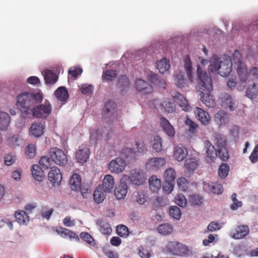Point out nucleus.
<instances>
[{
  "mask_svg": "<svg viewBox=\"0 0 258 258\" xmlns=\"http://www.w3.org/2000/svg\"><path fill=\"white\" fill-rule=\"evenodd\" d=\"M197 73L198 76L197 89L200 92V99L207 107H214L215 102L210 94L213 90L212 79L208 76L206 71L202 70L199 66H198Z\"/></svg>",
  "mask_w": 258,
  "mask_h": 258,
  "instance_id": "obj_1",
  "label": "nucleus"
},
{
  "mask_svg": "<svg viewBox=\"0 0 258 258\" xmlns=\"http://www.w3.org/2000/svg\"><path fill=\"white\" fill-rule=\"evenodd\" d=\"M43 96L41 92L33 93L31 91H23L16 96V103L17 108L24 117L31 114L33 107L41 103Z\"/></svg>",
  "mask_w": 258,
  "mask_h": 258,
  "instance_id": "obj_2",
  "label": "nucleus"
},
{
  "mask_svg": "<svg viewBox=\"0 0 258 258\" xmlns=\"http://www.w3.org/2000/svg\"><path fill=\"white\" fill-rule=\"evenodd\" d=\"M233 61L237 64V73L240 81L243 85L238 86V89L240 91L243 90L246 84L247 80L249 76V73L246 66L244 63L241 57V54L238 50H235L233 54Z\"/></svg>",
  "mask_w": 258,
  "mask_h": 258,
  "instance_id": "obj_3",
  "label": "nucleus"
},
{
  "mask_svg": "<svg viewBox=\"0 0 258 258\" xmlns=\"http://www.w3.org/2000/svg\"><path fill=\"white\" fill-rule=\"evenodd\" d=\"M146 173L141 169H135L131 171L130 175H123L122 181H130L132 183L136 185L143 184L146 179Z\"/></svg>",
  "mask_w": 258,
  "mask_h": 258,
  "instance_id": "obj_4",
  "label": "nucleus"
},
{
  "mask_svg": "<svg viewBox=\"0 0 258 258\" xmlns=\"http://www.w3.org/2000/svg\"><path fill=\"white\" fill-rule=\"evenodd\" d=\"M52 107L50 103L45 100L43 104L35 105L31 110L32 115L37 118L45 119L51 113Z\"/></svg>",
  "mask_w": 258,
  "mask_h": 258,
  "instance_id": "obj_5",
  "label": "nucleus"
},
{
  "mask_svg": "<svg viewBox=\"0 0 258 258\" xmlns=\"http://www.w3.org/2000/svg\"><path fill=\"white\" fill-rule=\"evenodd\" d=\"M166 249L170 254L176 256H182L188 252V248L186 245L176 241L168 242Z\"/></svg>",
  "mask_w": 258,
  "mask_h": 258,
  "instance_id": "obj_6",
  "label": "nucleus"
},
{
  "mask_svg": "<svg viewBox=\"0 0 258 258\" xmlns=\"http://www.w3.org/2000/svg\"><path fill=\"white\" fill-rule=\"evenodd\" d=\"M49 155L51 160L57 165L64 166L68 162L67 157L64 152L56 147L51 148Z\"/></svg>",
  "mask_w": 258,
  "mask_h": 258,
  "instance_id": "obj_7",
  "label": "nucleus"
},
{
  "mask_svg": "<svg viewBox=\"0 0 258 258\" xmlns=\"http://www.w3.org/2000/svg\"><path fill=\"white\" fill-rule=\"evenodd\" d=\"M147 151V148L143 141L136 142L135 148H125L122 150V153L127 156H139L145 154Z\"/></svg>",
  "mask_w": 258,
  "mask_h": 258,
  "instance_id": "obj_8",
  "label": "nucleus"
},
{
  "mask_svg": "<svg viewBox=\"0 0 258 258\" xmlns=\"http://www.w3.org/2000/svg\"><path fill=\"white\" fill-rule=\"evenodd\" d=\"M175 172L172 168H169L166 170L164 173L165 183L164 184L163 188L164 190L170 192L173 189V183L175 179Z\"/></svg>",
  "mask_w": 258,
  "mask_h": 258,
  "instance_id": "obj_9",
  "label": "nucleus"
},
{
  "mask_svg": "<svg viewBox=\"0 0 258 258\" xmlns=\"http://www.w3.org/2000/svg\"><path fill=\"white\" fill-rule=\"evenodd\" d=\"M166 161L165 159L161 157L151 158L148 160L145 164L146 168L150 170L156 171L165 165Z\"/></svg>",
  "mask_w": 258,
  "mask_h": 258,
  "instance_id": "obj_10",
  "label": "nucleus"
},
{
  "mask_svg": "<svg viewBox=\"0 0 258 258\" xmlns=\"http://www.w3.org/2000/svg\"><path fill=\"white\" fill-rule=\"evenodd\" d=\"M126 166L125 161L120 158H116L111 160L108 164V169L111 172L119 173L122 172Z\"/></svg>",
  "mask_w": 258,
  "mask_h": 258,
  "instance_id": "obj_11",
  "label": "nucleus"
},
{
  "mask_svg": "<svg viewBox=\"0 0 258 258\" xmlns=\"http://www.w3.org/2000/svg\"><path fill=\"white\" fill-rule=\"evenodd\" d=\"M232 70V61L231 59H225L219 62V74L223 77L228 76Z\"/></svg>",
  "mask_w": 258,
  "mask_h": 258,
  "instance_id": "obj_12",
  "label": "nucleus"
},
{
  "mask_svg": "<svg viewBox=\"0 0 258 258\" xmlns=\"http://www.w3.org/2000/svg\"><path fill=\"white\" fill-rule=\"evenodd\" d=\"M48 179L53 186L59 185L62 179V174L56 167L51 168L48 174Z\"/></svg>",
  "mask_w": 258,
  "mask_h": 258,
  "instance_id": "obj_13",
  "label": "nucleus"
},
{
  "mask_svg": "<svg viewBox=\"0 0 258 258\" xmlns=\"http://www.w3.org/2000/svg\"><path fill=\"white\" fill-rule=\"evenodd\" d=\"M249 228L246 225L238 226L230 232V236L234 239H241L249 233Z\"/></svg>",
  "mask_w": 258,
  "mask_h": 258,
  "instance_id": "obj_14",
  "label": "nucleus"
},
{
  "mask_svg": "<svg viewBox=\"0 0 258 258\" xmlns=\"http://www.w3.org/2000/svg\"><path fill=\"white\" fill-rule=\"evenodd\" d=\"M135 87L139 92H143L145 94L151 93L153 91L152 86L143 79H137L135 83Z\"/></svg>",
  "mask_w": 258,
  "mask_h": 258,
  "instance_id": "obj_15",
  "label": "nucleus"
},
{
  "mask_svg": "<svg viewBox=\"0 0 258 258\" xmlns=\"http://www.w3.org/2000/svg\"><path fill=\"white\" fill-rule=\"evenodd\" d=\"M126 182V181H122V177L119 184L115 189L114 195L118 200L123 199L127 194L128 186Z\"/></svg>",
  "mask_w": 258,
  "mask_h": 258,
  "instance_id": "obj_16",
  "label": "nucleus"
},
{
  "mask_svg": "<svg viewBox=\"0 0 258 258\" xmlns=\"http://www.w3.org/2000/svg\"><path fill=\"white\" fill-rule=\"evenodd\" d=\"M160 126L163 131L170 137H173L175 135V130L173 126L165 117L160 118Z\"/></svg>",
  "mask_w": 258,
  "mask_h": 258,
  "instance_id": "obj_17",
  "label": "nucleus"
},
{
  "mask_svg": "<svg viewBox=\"0 0 258 258\" xmlns=\"http://www.w3.org/2000/svg\"><path fill=\"white\" fill-rule=\"evenodd\" d=\"M195 113L197 118L202 124L206 125L209 124L210 121V117L209 114L207 112L201 108L196 107L195 110Z\"/></svg>",
  "mask_w": 258,
  "mask_h": 258,
  "instance_id": "obj_18",
  "label": "nucleus"
},
{
  "mask_svg": "<svg viewBox=\"0 0 258 258\" xmlns=\"http://www.w3.org/2000/svg\"><path fill=\"white\" fill-rule=\"evenodd\" d=\"M187 154V150L182 145H179L174 148L173 157L175 160L181 161L186 157Z\"/></svg>",
  "mask_w": 258,
  "mask_h": 258,
  "instance_id": "obj_19",
  "label": "nucleus"
},
{
  "mask_svg": "<svg viewBox=\"0 0 258 258\" xmlns=\"http://www.w3.org/2000/svg\"><path fill=\"white\" fill-rule=\"evenodd\" d=\"M174 82L176 86L179 88L187 86V81L184 77V74L180 71H177L174 75Z\"/></svg>",
  "mask_w": 258,
  "mask_h": 258,
  "instance_id": "obj_20",
  "label": "nucleus"
},
{
  "mask_svg": "<svg viewBox=\"0 0 258 258\" xmlns=\"http://www.w3.org/2000/svg\"><path fill=\"white\" fill-rule=\"evenodd\" d=\"M205 145L207 160L208 162L213 161L217 157V151L210 142H205Z\"/></svg>",
  "mask_w": 258,
  "mask_h": 258,
  "instance_id": "obj_21",
  "label": "nucleus"
},
{
  "mask_svg": "<svg viewBox=\"0 0 258 258\" xmlns=\"http://www.w3.org/2000/svg\"><path fill=\"white\" fill-rule=\"evenodd\" d=\"M90 155V151L88 148L83 147L80 149L76 154V158L78 162L84 163L88 159Z\"/></svg>",
  "mask_w": 258,
  "mask_h": 258,
  "instance_id": "obj_22",
  "label": "nucleus"
},
{
  "mask_svg": "<svg viewBox=\"0 0 258 258\" xmlns=\"http://www.w3.org/2000/svg\"><path fill=\"white\" fill-rule=\"evenodd\" d=\"M114 185V178L113 176L110 174L105 176L103 180L102 185V189L105 192H110L113 188Z\"/></svg>",
  "mask_w": 258,
  "mask_h": 258,
  "instance_id": "obj_23",
  "label": "nucleus"
},
{
  "mask_svg": "<svg viewBox=\"0 0 258 258\" xmlns=\"http://www.w3.org/2000/svg\"><path fill=\"white\" fill-rule=\"evenodd\" d=\"M44 126L41 122L33 123L30 128V134L36 138L41 136L44 133Z\"/></svg>",
  "mask_w": 258,
  "mask_h": 258,
  "instance_id": "obj_24",
  "label": "nucleus"
},
{
  "mask_svg": "<svg viewBox=\"0 0 258 258\" xmlns=\"http://www.w3.org/2000/svg\"><path fill=\"white\" fill-rule=\"evenodd\" d=\"M116 105L114 101L108 100L105 104L103 110L104 115L108 117V116L114 115L116 113Z\"/></svg>",
  "mask_w": 258,
  "mask_h": 258,
  "instance_id": "obj_25",
  "label": "nucleus"
},
{
  "mask_svg": "<svg viewBox=\"0 0 258 258\" xmlns=\"http://www.w3.org/2000/svg\"><path fill=\"white\" fill-rule=\"evenodd\" d=\"M56 232L63 238H69L70 240L73 239L79 240V237L75 233L66 228H60L57 229Z\"/></svg>",
  "mask_w": 258,
  "mask_h": 258,
  "instance_id": "obj_26",
  "label": "nucleus"
},
{
  "mask_svg": "<svg viewBox=\"0 0 258 258\" xmlns=\"http://www.w3.org/2000/svg\"><path fill=\"white\" fill-rule=\"evenodd\" d=\"M150 189L153 192H157L160 189L161 181L156 176L153 175L149 179Z\"/></svg>",
  "mask_w": 258,
  "mask_h": 258,
  "instance_id": "obj_27",
  "label": "nucleus"
},
{
  "mask_svg": "<svg viewBox=\"0 0 258 258\" xmlns=\"http://www.w3.org/2000/svg\"><path fill=\"white\" fill-rule=\"evenodd\" d=\"M107 192H105L103 189H102V187H101V185H98L93 194V198L94 201L98 204L102 203L105 198V193Z\"/></svg>",
  "mask_w": 258,
  "mask_h": 258,
  "instance_id": "obj_28",
  "label": "nucleus"
},
{
  "mask_svg": "<svg viewBox=\"0 0 258 258\" xmlns=\"http://www.w3.org/2000/svg\"><path fill=\"white\" fill-rule=\"evenodd\" d=\"M31 171L32 175L35 180L38 181L42 180L44 176L43 171L39 165L37 164L33 165L31 169Z\"/></svg>",
  "mask_w": 258,
  "mask_h": 258,
  "instance_id": "obj_29",
  "label": "nucleus"
},
{
  "mask_svg": "<svg viewBox=\"0 0 258 258\" xmlns=\"http://www.w3.org/2000/svg\"><path fill=\"white\" fill-rule=\"evenodd\" d=\"M15 217L16 221L20 224H27L29 221V216L24 211H17L15 212Z\"/></svg>",
  "mask_w": 258,
  "mask_h": 258,
  "instance_id": "obj_30",
  "label": "nucleus"
},
{
  "mask_svg": "<svg viewBox=\"0 0 258 258\" xmlns=\"http://www.w3.org/2000/svg\"><path fill=\"white\" fill-rule=\"evenodd\" d=\"M55 96L58 100L65 101L68 99L69 93L66 87H59L55 91Z\"/></svg>",
  "mask_w": 258,
  "mask_h": 258,
  "instance_id": "obj_31",
  "label": "nucleus"
},
{
  "mask_svg": "<svg viewBox=\"0 0 258 258\" xmlns=\"http://www.w3.org/2000/svg\"><path fill=\"white\" fill-rule=\"evenodd\" d=\"M10 122V117L8 113L0 112V130H5Z\"/></svg>",
  "mask_w": 258,
  "mask_h": 258,
  "instance_id": "obj_32",
  "label": "nucleus"
},
{
  "mask_svg": "<svg viewBox=\"0 0 258 258\" xmlns=\"http://www.w3.org/2000/svg\"><path fill=\"white\" fill-rule=\"evenodd\" d=\"M157 68L161 74L167 72L170 68L169 61L163 58L157 63Z\"/></svg>",
  "mask_w": 258,
  "mask_h": 258,
  "instance_id": "obj_33",
  "label": "nucleus"
},
{
  "mask_svg": "<svg viewBox=\"0 0 258 258\" xmlns=\"http://www.w3.org/2000/svg\"><path fill=\"white\" fill-rule=\"evenodd\" d=\"M70 184L73 190H77L81 184V176L79 174H74L70 180Z\"/></svg>",
  "mask_w": 258,
  "mask_h": 258,
  "instance_id": "obj_34",
  "label": "nucleus"
},
{
  "mask_svg": "<svg viewBox=\"0 0 258 258\" xmlns=\"http://www.w3.org/2000/svg\"><path fill=\"white\" fill-rule=\"evenodd\" d=\"M198 162L195 158L187 159L185 161L184 167L186 169L185 171L194 172L197 168Z\"/></svg>",
  "mask_w": 258,
  "mask_h": 258,
  "instance_id": "obj_35",
  "label": "nucleus"
},
{
  "mask_svg": "<svg viewBox=\"0 0 258 258\" xmlns=\"http://www.w3.org/2000/svg\"><path fill=\"white\" fill-rule=\"evenodd\" d=\"M161 110H164L168 113H171L175 110V105L174 103L171 102L168 100H164L160 104Z\"/></svg>",
  "mask_w": 258,
  "mask_h": 258,
  "instance_id": "obj_36",
  "label": "nucleus"
},
{
  "mask_svg": "<svg viewBox=\"0 0 258 258\" xmlns=\"http://www.w3.org/2000/svg\"><path fill=\"white\" fill-rule=\"evenodd\" d=\"M44 78L46 84H53L56 82L57 76L51 71L47 70L45 72Z\"/></svg>",
  "mask_w": 258,
  "mask_h": 258,
  "instance_id": "obj_37",
  "label": "nucleus"
},
{
  "mask_svg": "<svg viewBox=\"0 0 258 258\" xmlns=\"http://www.w3.org/2000/svg\"><path fill=\"white\" fill-rule=\"evenodd\" d=\"M184 67L188 79L192 81V64L189 55H186L184 60Z\"/></svg>",
  "mask_w": 258,
  "mask_h": 258,
  "instance_id": "obj_38",
  "label": "nucleus"
},
{
  "mask_svg": "<svg viewBox=\"0 0 258 258\" xmlns=\"http://www.w3.org/2000/svg\"><path fill=\"white\" fill-rule=\"evenodd\" d=\"M220 146H221V148L217 149V156H218L223 161H226L229 158V155L223 141L220 143Z\"/></svg>",
  "mask_w": 258,
  "mask_h": 258,
  "instance_id": "obj_39",
  "label": "nucleus"
},
{
  "mask_svg": "<svg viewBox=\"0 0 258 258\" xmlns=\"http://www.w3.org/2000/svg\"><path fill=\"white\" fill-rule=\"evenodd\" d=\"M258 94V87L255 84L249 85L246 90V95L251 99H255Z\"/></svg>",
  "mask_w": 258,
  "mask_h": 258,
  "instance_id": "obj_40",
  "label": "nucleus"
},
{
  "mask_svg": "<svg viewBox=\"0 0 258 258\" xmlns=\"http://www.w3.org/2000/svg\"><path fill=\"white\" fill-rule=\"evenodd\" d=\"M99 231L104 235H110L112 232V229L110 224L105 221H100L99 222Z\"/></svg>",
  "mask_w": 258,
  "mask_h": 258,
  "instance_id": "obj_41",
  "label": "nucleus"
},
{
  "mask_svg": "<svg viewBox=\"0 0 258 258\" xmlns=\"http://www.w3.org/2000/svg\"><path fill=\"white\" fill-rule=\"evenodd\" d=\"M153 138V140H152V148L156 152H159L162 150V140L159 136H155Z\"/></svg>",
  "mask_w": 258,
  "mask_h": 258,
  "instance_id": "obj_42",
  "label": "nucleus"
},
{
  "mask_svg": "<svg viewBox=\"0 0 258 258\" xmlns=\"http://www.w3.org/2000/svg\"><path fill=\"white\" fill-rule=\"evenodd\" d=\"M117 86L120 89L121 91L126 90L130 87L129 81L127 78L125 76H121L118 81Z\"/></svg>",
  "mask_w": 258,
  "mask_h": 258,
  "instance_id": "obj_43",
  "label": "nucleus"
},
{
  "mask_svg": "<svg viewBox=\"0 0 258 258\" xmlns=\"http://www.w3.org/2000/svg\"><path fill=\"white\" fill-rule=\"evenodd\" d=\"M157 230L160 234L166 235L172 233V227L169 224H163L158 227Z\"/></svg>",
  "mask_w": 258,
  "mask_h": 258,
  "instance_id": "obj_44",
  "label": "nucleus"
},
{
  "mask_svg": "<svg viewBox=\"0 0 258 258\" xmlns=\"http://www.w3.org/2000/svg\"><path fill=\"white\" fill-rule=\"evenodd\" d=\"M229 171V166L226 163H222L220 165L218 170V174L222 178H225Z\"/></svg>",
  "mask_w": 258,
  "mask_h": 258,
  "instance_id": "obj_45",
  "label": "nucleus"
},
{
  "mask_svg": "<svg viewBox=\"0 0 258 258\" xmlns=\"http://www.w3.org/2000/svg\"><path fill=\"white\" fill-rule=\"evenodd\" d=\"M116 233L121 237L127 236L129 234L128 228L124 225H119L116 227Z\"/></svg>",
  "mask_w": 258,
  "mask_h": 258,
  "instance_id": "obj_46",
  "label": "nucleus"
},
{
  "mask_svg": "<svg viewBox=\"0 0 258 258\" xmlns=\"http://www.w3.org/2000/svg\"><path fill=\"white\" fill-rule=\"evenodd\" d=\"M210 190L214 194L219 195L223 192V187L221 184L212 183L209 185Z\"/></svg>",
  "mask_w": 258,
  "mask_h": 258,
  "instance_id": "obj_47",
  "label": "nucleus"
},
{
  "mask_svg": "<svg viewBox=\"0 0 258 258\" xmlns=\"http://www.w3.org/2000/svg\"><path fill=\"white\" fill-rule=\"evenodd\" d=\"M80 237L91 246H94V239L89 233L85 232H82L80 234Z\"/></svg>",
  "mask_w": 258,
  "mask_h": 258,
  "instance_id": "obj_48",
  "label": "nucleus"
},
{
  "mask_svg": "<svg viewBox=\"0 0 258 258\" xmlns=\"http://www.w3.org/2000/svg\"><path fill=\"white\" fill-rule=\"evenodd\" d=\"M102 77L106 81H112L116 77V72L113 70H107L103 73Z\"/></svg>",
  "mask_w": 258,
  "mask_h": 258,
  "instance_id": "obj_49",
  "label": "nucleus"
},
{
  "mask_svg": "<svg viewBox=\"0 0 258 258\" xmlns=\"http://www.w3.org/2000/svg\"><path fill=\"white\" fill-rule=\"evenodd\" d=\"M175 203L181 207H184L187 203L186 199L183 194H179L175 197Z\"/></svg>",
  "mask_w": 258,
  "mask_h": 258,
  "instance_id": "obj_50",
  "label": "nucleus"
},
{
  "mask_svg": "<svg viewBox=\"0 0 258 258\" xmlns=\"http://www.w3.org/2000/svg\"><path fill=\"white\" fill-rule=\"evenodd\" d=\"M170 215L173 218L179 219L181 216V212L179 208L176 206H172L169 210Z\"/></svg>",
  "mask_w": 258,
  "mask_h": 258,
  "instance_id": "obj_51",
  "label": "nucleus"
},
{
  "mask_svg": "<svg viewBox=\"0 0 258 258\" xmlns=\"http://www.w3.org/2000/svg\"><path fill=\"white\" fill-rule=\"evenodd\" d=\"M35 146L33 144H29L25 151L26 155L29 158H33L35 155Z\"/></svg>",
  "mask_w": 258,
  "mask_h": 258,
  "instance_id": "obj_52",
  "label": "nucleus"
},
{
  "mask_svg": "<svg viewBox=\"0 0 258 258\" xmlns=\"http://www.w3.org/2000/svg\"><path fill=\"white\" fill-rule=\"evenodd\" d=\"M236 194H233L231 196L233 204L231 205L230 208L232 210H235L242 206V203L239 201L236 198Z\"/></svg>",
  "mask_w": 258,
  "mask_h": 258,
  "instance_id": "obj_53",
  "label": "nucleus"
},
{
  "mask_svg": "<svg viewBox=\"0 0 258 258\" xmlns=\"http://www.w3.org/2000/svg\"><path fill=\"white\" fill-rule=\"evenodd\" d=\"M138 253L141 258H150V252L143 246H140L138 248Z\"/></svg>",
  "mask_w": 258,
  "mask_h": 258,
  "instance_id": "obj_54",
  "label": "nucleus"
},
{
  "mask_svg": "<svg viewBox=\"0 0 258 258\" xmlns=\"http://www.w3.org/2000/svg\"><path fill=\"white\" fill-rule=\"evenodd\" d=\"M177 184L181 190L186 191L187 189V181L184 177H181L178 178Z\"/></svg>",
  "mask_w": 258,
  "mask_h": 258,
  "instance_id": "obj_55",
  "label": "nucleus"
},
{
  "mask_svg": "<svg viewBox=\"0 0 258 258\" xmlns=\"http://www.w3.org/2000/svg\"><path fill=\"white\" fill-rule=\"evenodd\" d=\"M51 158L50 159L47 156H43L42 157L39 161V164L43 166L44 167L46 168H48L51 166Z\"/></svg>",
  "mask_w": 258,
  "mask_h": 258,
  "instance_id": "obj_56",
  "label": "nucleus"
},
{
  "mask_svg": "<svg viewBox=\"0 0 258 258\" xmlns=\"http://www.w3.org/2000/svg\"><path fill=\"white\" fill-rule=\"evenodd\" d=\"M83 72L82 69L80 68H71L69 70V74L74 78H77L81 75Z\"/></svg>",
  "mask_w": 258,
  "mask_h": 258,
  "instance_id": "obj_57",
  "label": "nucleus"
},
{
  "mask_svg": "<svg viewBox=\"0 0 258 258\" xmlns=\"http://www.w3.org/2000/svg\"><path fill=\"white\" fill-rule=\"evenodd\" d=\"M249 159L252 163H255L258 161V145L253 150L249 156Z\"/></svg>",
  "mask_w": 258,
  "mask_h": 258,
  "instance_id": "obj_58",
  "label": "nucleus"
},
{
  "mask_svg": "<svg viewBox=\"0 0 258 258\" xmlns=\"http://www.w3.org/2000/svg\"><path fill=\"white\" fill-rule=\"evenodd\" d=\"M81 92L83 94L87 95L91 94L93 90V86L91 85H82L81 88Z\"/></svg>",
  "mask_w": 258,
  "mask_h": 258,
  "instance_id": "obj_59",
  "label": "nucleus"
},
{
  "mask_svg": "<svg viewBox=\"0 0 258 258\" xmlns=\"http://www.w3.org/2000/svg\"><path fill=\"white\" fill-rule=\"evenodd\" d=\"M224 102L228 105V107L230 110H233L234 109L233 100L229 95H225L224 97Z\"/></svg>",
  "mask_w": 258,
  "mask_h": 258,
  "instance_id": "obj_60",
  "label": "nucleus"
},
{
  "mask_svg": "<svg viewBox=\"0 0 258 258\" xmlns=\"http://www.w3.org/2000/svg\"><path fill=\"white\" fill-rule=\"evenodd\" d=\"M16 156L12 154H9L5 156L4 158L5 164L6 165H11L16 161Z\"/></svg>",
  "mask_w": 258,
  "mask_h": 258,
  "instance_id": "obj_61",
  "label": "nucleus"
},
{
  "mask_svg": "<svg viewBox=\"0 0 258 258\" xmlns=\"http://www.w3.org/2000/svg\"><path fill=\"white\" fill-rule=\"evenodd\" d=\"M221 227V226L216 222H211L208 226L207 229L208 231H214L219 230Z\"/></svg>",
  "mask_w": 258,
  "mask_h": 258,
  "instance_id": "obj_62",
  "label": "nucleus"
},
{
  "mask_svg": "<svg viewBox=\"0 0 258 258\" xmlns=\"http://www.w3.org/2000/svg\"><path fill=\"white\" fill-rule=\"evenodd\" d=\"M185 123L186 125L188 126L189 131L192 133L194 132L197 127V125L188 118H186Z\"/></svg>",
  "mask_w": 258,
  "mask_h": 258,
  "instance_id": "obj_63",
  "label": "nucleus"
},
{
  "mask_svg": "<svg viewBox=\"0 0 258 258\" xmlns=\"http://www.w3.org/2000/svg\"><path fill=\"white\" fill-rule=\"evenodd\" d=\"M189 201L193 205H198L202 203V199L198 195H192L189 197Z\"/></svg>",
  "mask_w": 258,
  "mask_h": 258,
  "instance_id": "obj_64",
  "label": "nucleus"
}]
</instances>
